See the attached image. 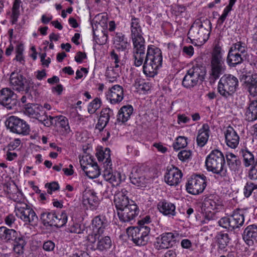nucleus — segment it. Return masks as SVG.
<instances>
[{"label":"nucleus","mask_w":257,"mask_h":257,"mask_svg":"<svg viewBox=\"0 0 257 257\" xmlns=\"http://www.w3.org/2000/svg\"><path fill=\"white\" fill-rule=\"evenodd\" d=\"M141 50L133 49L134 65L139 67L143 64L144 74L153 77L158 73V70L162 66L163 56L161 49L154 45H149L146 53L145 44Z\"/></svg>","instance_id":"f257e3e1"},{"label":"nucleus","mask_w":257,"mask_h":257,"mask_svg":"<svg viewBox=\"0 0 257 257\" xmlns=\"http://www.w3.org/2000/svg\"><path fill=\"white\" fill-rule=\"evenodd\" d=\"M224 54V51L219 44H215L211 53L210 70L208 79L211 84L214 83L225 71Z\"/></svg>","instance_id":"f03ea898"},{"label":"nucleus","mask_w":257,"mask_h":257,"mask_svg":"<svg viewBox=\"0 0 257 257\" xmlns=\"http://www.w3.org/2000/svg\"><path fill=\"white\" fill-rule=\"evenodd\" d=\"M211 23L208 19L203 21L196 20L192 25L188 33V37L190 39L192 44L194 41H196L198 44L201 45L204 44L209 39L211 30Z\"/></svg>","instance_id":"7ed1b4c3"},{"label":"nucleus","mask_w":257,"mask_h":257,"mask_svg":"<svg viewBox=\"0 0 257 257\" xmlns=\"http://www.w3.org/2000/svg\"><path fill=\"white\" fill-rule=\"evenodd\" d=\"M205 163L208 171L211 172L221 178L228 177V173L225 165V157L219 150L211 151L206 157Z\"/></svg>","instance_id":"20e7f679"},{"label":"nucleus","mask_w":257,"mask_h":257,"mask_svg":"<svg viewBox=\"0 0 257 257\" xmlns=\"http://www.w3.org/2000/svg\"><path fill=\"white\" fill-rule=\"evenodd\" d=\"M238 86V79L231 74H225L222 76L217 85L218 93L225 99L233 97Z\"/></svg>","instance_id":"39448f33"},{"label":"nucleus","mask_w":257,"mask_h":257,"mask_svg":"<svg viewBox=\"0 0 257 257\" xmlns=\"http://www.w3.org/2000/svg\"><path fill=\"white\" fill-rule=\"evenodd\" d=\"M206 74V69L202 64H196L190 68L182 80V85L187 88L193 87L199 81L202 82Z\"/></svg>","instance_id":"423d86ee"},{"label":"nucleus","mask_w":257,"mask_h":257,"mask_svg":"<svg viewBox=\"0 0 257 257\" xmlns=\"http://www.w3.org/2000/svg\"><path fill=\"white\" fill-rule=\"evenodd\" d=\"M150 226L130 227L126 229L128 237L138 246L147 244L150 239Z\"/></svg>","instance_id":"0eeeda50"},{"label":"nucleus","mask_w":257,"mask_h":257,"mask_svg":"<svg viewBox=\"0 0 257 257\" xmlns=\"http://www.w3.org/2000/svg\"><path fill=\"white\" fill-rule=\"evenodd\" d=\"M131 31L133 49L136 48V49L141 50V48L143 47V44H145V40L143 37L140 19L133 16H131Z\"/></svg>","instance_id":"6e6552de"},{"label":"nucleus","mask_w":257,"mask_h":257,"mask_svg":"<svg viewBox=\"0 0 257 257\" xmlns=\"http://www.w3.org/2000/svg\"><path fill=\"white\" fill-rule=\"evenodd\" d=\"M17 216L26 224H36L38 218L33 209L26 203L17 204L15 205Z\"/></svg>","instance_id":"1a4fd4ad"},{"label":"nucleus","mask_w":257,"mask_h":257,"mask_svg":"<svg viewBox=\"0 0 257 257\" xmlns=\"http://www.w3.org/2000/svg\"><path fill=\"white\" fill-rule=\"evenodd\" d=\"M207 185V178L202 175L192 176L186 185L187 192L193 195H198L203 192Z\"/></svg>","instance_id":"9d476101"},{"label":"nucleus","mask_w":257,"mask_h":257,"mask_svg":"<svg viewBox=\"0 0 257 257\" xmlns=\"http://www.w3.org/2000/svg\"><path fill=\"white\" fill-rule=\"evenodd\" d=\"M87 240L90 249L92 250L106 251L110 248L112 245L111 239L108 236L102 237V235H98L96 236L87 235Z\"/></svg>","instance_id":"9b49d317"},{"label":"nucleus","mask_w":257,"mask_h":257,"mask_svg":"<svg viewBox=\"0 0 257 257\" xmlns=\"http://www.w3.org/2000/svg\"><path fill=\"white\" fill-rule=\"evenodd\" d=\"M7 127L16 134L27 135L29 134V125L25 121L15 116H10L6 122Z\"/></svg>","instance_id":"f8f14e48"},{"label":"nucleus","mask_w":257,"mask_h":257,"mask_svg":"<svg viewBox=\"0 0 257 257\" xmlns=\"http://www.w3.org/2000/svg\"><path fill=\"white\" fill-rule=\"evenodd\" d=\"M10 83L14 90L28 93L30 90V81L19 72H12L10 77Z\"/></svg>","instance_id":"ddd939ff"},{"label":"nucleus","mask_w":257,"mask_h":257,"mask_svg":"<svg viewBox=\"0 0 257 257\" xmlns=\"http://www.w3.org/2000/svg\"><path fill=\"white\" fill-rule=\"evenodd\" d=\"M80 163L82 170L90 178H95L99 175L100 170L93 157L91 156L83 157L80 160Z\"/></svg>","instance_id":"4468645a"},{"label":"nucleus","mask_w":257,"mask_h":257,"mask_svg":"<svg viewBox=\"0 0 257 257\" xmlns=\"http://www.w3.org/2000/svg\"><path fill=\"white\" fill-rule=\"evenodd\" d=\"M17 95L9 88L0 90V104L9 110L15 109L18 103Z\"/></svg>","instance_id":"2eb2a0df"},{"label":"nucleus","mask_w":257,"mask_h":257,"mask_svg":"<svg viewBox=\"0 0 257 257\" xmlns=\"http://www.w3.org/2000/svg\"><path fill=\"white\" fill-rule=\"evenodd\" d=\"M132 202L133 203L132 201ZM139 211L138 206L135 203H132L124 208L118 211L117 213L120 221L133 224L138 215Z\"/></svg>","instance_id":"dca6fc26"},{"label":"nucleus","mask_w":257,"mask_h":257,"mask_svg":"<svg viewBox=\"0 0 257 257\" xmlns=\"http://www.w3.org/2000/svg\"><path fill=\"white\" fill-rule=\"evenodd\" d=\"M177 235L173 232H165L156 238L154 243L156 249L161 250L172 247L176 242Z\"/></svg>","instance_id":"f3484780"},{"label":"nucleus","mask_w":257,"mask_h":257,"mask_svg":"<svg viewBox=\"0 0 257 257\" xmlns=\"http://www.w3.org/2000/svg\"><path fill=\"white\" fill-rule=\"evenodd\" d=\"M109 224L106 217L98 215L94 217L91 221L92 232L88 235L95 236L102 235Z\"/></svg>","instance_id":"a211bd4d"},{"label":"nucleus","mask_w":257,"mask_h":257,"mask_svg":"<svg viewBox=\"0 0 257 257\" xmlns=\"http://www.w3.org/2000/svg\"><path fill=\"white\" fill-rule=\"evenodd\" d=\"M183 174L177 167H173L168 170L164 176L165 182L170 186H176L182 180Z\"/></svg>","instance_id":"6ab92c4d"},{"label":"nucleus","mask_w":257,"mask_h":257,"mask_svg":"<svg viewBox=\"0 0 257 257\" xmlns=\"http://www.w3.org/2000/svg\"><path fill=\"white\" fill-rule=\"evenodd\" d=\"M241 79L244 80V88L252 96L257 95V74L251 75L243 74Z\"/></svg>","instance_id":"aec40b11"},{"label":"nucleus","mask_w":257,"mask_h":257,"mask_svg":"<svg viewBox=\"0 0 257 257\" xmlns=\"http://www.w3.org/2000/svg\"><path fill=\"white\" fill-rule=\"evenodd\" d=\"M111 118H114L113 110L109 107L102 108L100 112L96 128L100 132L103 131Z\"/></svg>","instance_id":"412c9836"},{"label":"nucleus","mask_w":257,"mask_h":257,"mask_svg":"<svg viewBox=\"0 0 257 257\" xmlns=\"http://www.w3.org/2000/svg\"><path fill=\"white\" fill-rule=\"evenodd\" d=\"M127 191L125 189H122L120 191L115 192L114 195V203L118 211L124 208L126 206L132 204L130 203L128 197L126 196Z\"/></svg>","instance_id":"4be33fe9"},{"label":"nucleus","mask_w":257,"mask_h":257,"mask_svg":"<svg viewBox=\"0 0 257 257\" xmlns=\"http://www.w3.org/2000/svg\"><path fill=\"white\" fill-rule=\"evenodd\" d=\"M82 203L87 207L94 210L96 208L99 199L96 196V193L92 190H85L83 192Z\"/></svg>","instance_id":"5701e85b"},{"label":"nucleus","mask_w":257,"mask_h":257,"mask_svg":"<svg viewBox=\"0 0 257 257\" xmlns=\"http://www.w3.org/2000/svg\"><path fill=\"white\" fill-rule=\"evenodd\" d=\"M106 97L111 104L119 103L123 98V88L119 85H115L109 89Z\"/></svg>","instance_id":"b1692460"},{"label":"nucleus","mask_w":257,"mask_h":257,"mask_svg":"<svg viewBox=\"0 0 257 257\" xmlns=\"http://www.w3.org/2000/svg\"><path fill=\"white\" fill-rule=\"evenodd\" d=\"M24 113L30 117L38 119L42 114L46 113L42 105L34 103H28L24 107Z\"/></svg>","instance_id":"393cba45"},{"label":"nucleus","mask_w":257,"mask_h":257,"mask_svg":"<svg viewBox=\"0 0 257 257\" xmlns=\"http://www.w3.org/2000/svg\"><path fill=\"white\" fill-rule=\"evenodd\" d=\"M224 136L226 145L230 148L235 149L239 142V137L234 129L230 126H228L224 131Z\"/></svg>","instance_id":"a878e982"},{"label":"nucleus","mask_w":257,"mask_h":257,"mask_svg":"<svg viewBox=\"0 0 257 257\" xmlns=\"http://www.w3.org/2000/svg\"><path fill=\"white\" fill-rule=\"evenodd\" d=\"M222 205V202L219 197L215 195H210L206 197L202 203V207L205 210L208 209V211L211 212V210L218 209Z\"/></svg>","instance_id":"bb28decb"},{"label":"nucleus","mask_w":257,"mask_h":257,"mask_svg":"<svg viewBox=\"0 0 257 257\" xmlns=\"http://www.w3.org/2000/svg\"><path fill=\"white\" fill-rule=\"evenodd\" d=\"M21 233L13 229L0 227V240L6 243H12Z\"/></svg>","instance_id":"cd10ccee"},{"label":"nucleus","mask_w":257,"mask_h":257,"mask_svg":"<svg viewBox=\"0 0 257 257\" xmlns=\"http://www.w3.org/2000/svg\"><path fill=\"white\" fill-rule=\"evenodd\" d=\"M210 127L207 123H204L198 131L196 138L197 145L200 147H204L208 142L209 137Z\"/></svg>","instance_id":"c85d7f7f"},{"label":"nucleus","mask_w":257,"mask_h":257,"mask_svg":"<svg viewBox=\"0 0 257 257\" xmlns=\"http://www.w3.org/2000/svg\"><path fill=\"white\" fill-rule=\"evenodd\" d=\"M157 207L159 211L165 215L170 217L176 215V207L171 202L164 200L158 203Z\"/></svg>","instance_id":"c756f323"},{"label":"nucleus","mask_w":257,"mask_h":257,"mask_svg":"<svg viewBox=\"0 0 257 257\" xmlns=\"http://www.w3.org/2000/svg\"><path fill=\"white\" fill-rule=\"evenodd\" d=\"M243 238L247 244H253V241L257 242V226L250 225L246 227L243 231Z\"/></svg>","instance_id":"7c9ffc66"},{"label":"nucleus","mask_w":257,"mask_h":257,"mask_svg":"<svg viewBox=\"0 0 257 257\" xmlns=\"http://www.w3.org/2000/svg\"><path fill=\"white\" fill-rule=\"evenodd\" d=\"M114 47L118 51H124L129 46L127 38L122 33L117 32L113 38Z\"/></svg>","instance_id":"2f4dec72"},{"label":"nucleus","mask_w":257,"mask_h":257,"mask_svg":"<svg viewBox=\"0 0 257 257\" xmlns=\"http://www.w3.org/2000/svg\"><path fill=\"white\" fill-rule=\"evenodd\" d=\"M103 177L104 179L108 181L112 186L118 185L120 183V174L117 172H112V168H108L103 170Z\"/></svg>","instance_id":"473e14b6"},{"label":"nucleus","mask_w":257,"mask_h":257,"mask_svg":"<svg viewBox=\"0 0 257 257\" xmlns=\"http://www.w3.org/2000/svg\"><path fill=\"white\" fill-rule=\"evenodd\" d=\"M216 242L218 249L223 251L227 250V247L230 244L231 238L226 233H219L216 236Z\"/></svg>","instance_id":"72a5a7b5"},{"label":"nucleus","mask_w":257,"mask_h":257,"mask_svg":"<svg viewBox=\"0 0 257 257\" xmlns=\"http://www.w3.org/2000/svg\"><path fill=\"white\" fill-rule=\"evenodd\" d=\"M227 165L231 171L237 172L241 167V161L239 158L231 153H227L225 155Z\"/></svg>","instance_id":"f704fd0d"},{"label":"nucleus","mask_w":257,"mask_h":257,"mask_svg":"<svg viewBox=\"0 0 257 257\" xmlns=\"http://www.w3.org/2000/svg\"><path fill=\"white\" fill-rule=\"evenodd\" d=\"M231 230L242 226L244 222V216L242 212L240 210L233 211L230 215Z\"/></svg>","instance_id":"c9c22d12"},{"label":"nucleus","mask_w":257,"mask_h":257,"mask_svg":"<svg viewBox=\"0 0 257 257\" xmlns=\"http://www.w3.org/2000/svg\"><path fill=\"white\" fill-rule=\"evenodd\" d=\"M246 120L252 122L257 119V99L250 100L245 112Z\"/></svg>","instance_id":"e433bc0d"},{"label":"nucleus","mask_w":257,"mask_h":257,"mask_svg":"<svg viewBox=\"0 0 257 257\" xmlns=\"http://www.w3.org/2000/svg\"><path fill=\"white\" fill-rule=\"evenodd\" d=\"M240 153L243 158V163L245 167L253 166L256 164V160L255 155H257L254 152H250L248 150L242 149Z\"/></svg>","instance_id":"4c0bfd02"},{"label":"nucleus","mask_w":257,"mask_h":257,"mask_svg":"<svg viewBox=\"0 0 257 257\" xmlns=\"http://www.w3.org/2000/svg\"><path fill=\"white\" fill-rule=\"evenodd\" d=\"M133 110V107L131 105L123 106L118 111L117 120L122 123L126 122L130 118Z\"/></svg>","instance_id":"58836bf2"},{"label":"nucleus","mask_w":257,"mask_h":257,"mask_svg":"<svg viewBox=\"0 0 257 257\" xmlns=\"http://www.w3.org/2000/svg\"><path fill=\"white\" fill-rule=\"evenodd\" d=\"M244 57L229 50L226 58L227 64L231 67H236L242 63Z\"/></svg>","instance_id":"ea45409f"},{"label":"nucleus","mask_w":257,"mask_h":257,"mask_svg":"<svg viewBox=\"0 0 257 257\" xmlns=\"http://www.w3.org/2000/svg\"><path fill=\"white\" fill-rule=\"evenodd\" d=\"M13 245L14 251L18 254H22L24 252V246L26 244V242L25 240L24 237L21 234L17 237V239H15L12 243Z\"/></svg>","instance_id":"a19ab883"},{"label":"nucleus","mask_w":257,"mask_h":257,"mask_svg":"<svg viewBox=\"0 0 257 257\" xmlns=\"http://www.w3.org/2000/svg\"><path fill=\"white\" fill-rule=\"evenodd\" d=\"M56 214L55 212L52 211L50 212L46 211L41 214L40 218L45 226H53V223H54V219Z\"/></svg>","instance_id":"79ce46f5"},{"label":"nucleus","mask_w":257,"mask_h":257,"mask_svg":"<svg viewBox=\"0 0 257 257\" xmlns=\"http://www.w3.org/2000/svg\"><path fill=\"white\" fill-rule=\"evenodd\" d=\"M55 125L63 129L67 133H69L70 131L68 119L64 116L59 115L55 116Z\"/></svg>","instance_id":"37998d69"},{"label":"nucleus","mask_w":257,"mask_h":257,"mask_svg":"<svg viewBox=\"0 0 257 257\" xmlns=\"http://www.w3.org/2000/svg\"><path fill=\"white\" fill-rule=\"evenodd\" d=\"M68 216L65 211H62L60 214L55 215L53 226L60 228L64 226L67 222Z\"/></svg>","instance_id":"c03bdc74"},{"label":"nucleus","mask_w":257,"mask_h":257,"mask_svg":"<svg viewBox=\"0 0 257 257\" xmlns=\"http://www.w3.org/2000/svg\"><path fill=\"white\" fill-rule=\"evenodd\" d=\"M229 50L245 57L247 52V47L244 43L239 41L233 44Z\"/></svg>","instance_id":"a18cd8bd"},{"label":"nucleus","mask_w":257,"mask_h":257,"mask_svg":"<svg viewBox=\"0 0 257 257\" xmlns=\"http://www.w3.org/2000/svg\"><path fill=\"white\" fill-rule=\"evenodd\" d=\"M131 182L138 186H141L145 183V178L141 176L137 170L133 171L130 177Z\"/></svg>","instance_id":"49530a36"},{"label":"nucleus","mask_w":257,"mask_h":257,"mask_svg":"<svg viewBox=\"0 0 257 257\" xmlns=\"http://www.w3.org/2000/svg\"><path fill=\"white\" fill-rule=\"evenodd\" d=\"M119 68L115 69L114 67L108 68L106 71V76L109 82H113L116 81V79L119 77Z\"/></svg>","instance_id":"de8ad7c7"},{"label":"nucleus","mask_w":257,"mask_h":257,"mask_svg":"<svg viewBox=\"0 0 257 257\" xmlns=\"http://www.w3.org/2000/svg\"><path fill=\"white\" fill-rule=\"evenodd\" d=\"M21 3V0H15L14 2L12 8V14L11 16L13 24H16L18 21V19L20 16V7Z\"/></svg>","instance_id":"09e8293b"},{"label":"nucleus","mask_w":257,"mask_h":257,"mask_svg":"<svg viewBox=\"0 0 257 257\" xmlns=\"http://www.w3.org/2000/svg\"><path fill=\"white\" fill-rule=\"evenodd\" d=\"M8 195L10 199L17 203L16 204L25 203L23 194L18 189H17L16 192L15 193L8 192Z\"/></svg>","instance_id":"8fccbe9b"},{"label":"nucleus","mask_w":257,"mask_h":257,"mask_svg":"<svg viewBox=\"0 0 257 257\" xmlns=\"http://www.w3.org/2000/svg\"><path fill=\"white\" fill-rule=\"evenodd\" d=\"M38 120L45 126L49 127L52 125H55V116H48L45 113L42 114Z\"/></svg>","instance_id":"3c124183"},{"label":"nucleus","mask_w":257,"mask_h":257,"mask_svg":"<svg viewBox=\"0 0 257 257\" xmlns=\"http://www.w3.org/2000/svg\"><path fill=\"white\" fill-rule=\"evenodd\" d=\"M101 104L100 99L96 97L90 102L87 107L88 112L92 114L94 113L99 109Z\"/></svg>","instance_id":"603ef678"},{"label":"nucleus","mask_w":257,"mask_h":257,"mask_svg":"<svg viewBox=\"0 0 257 257\" xmlns=\"http://www.w3.org/2000/svg\"><path fill=\"white\" fill-rule=\"evenodd\" d=\"M108 35L106 31H101L100 35H96L95 32H93V39L96 43L101 45L106 43L107 41Z\"/></svg>","instance_id":"864d4df0"},{"label":"nucleus","mask_w":257,"mask_h":257,"mask_svg":"<svg viewBox=\"0 0 257 257\" xmlns=\"http://www.w3.org/2000/svg\"><path fill=\"white\" fill-rule=\"evenodd\" d=\"M110 56L111 60L113 61L115 64L114 66L115 69L119 68L121 65L123 64L122 61L120 60L121 57L119 51H118V53H117L114 50H112L110 53Z\"/></svg>","instance_id":"5fc2aeb1"},{"label":"nucleus","mask_w":257,"mask_h":257,"mask_svg":"<svg viewBox=\"0 0 257 257\" xmlns=\"http://www.w3.org/2000/svg\"><path fill=\"white\" fill-rule=\"evenodd\" d=\"M187 145V138L184 137L179 136L178 137L173 145V147L174 150L177 151L181 148L186 147Z\"/></svg>","instance_id":"6e6d98bb"},{"label":"nucleus","mask_w":257,"mask_h":257,"mask_svg":"<svg viewBox=\"0 0 257 257\" xmlns=\"http://www.w3.org/2000/svg\"><path fill=\"white\" fill-rule=\"evenodd\" d=\"M257 188V184H254L251 182H247L243 188V194L246 197H249L252 191Z\"/></svg>","instance_id":"4d7b16f0"},{"label":"nucleus","mask_w":257,"mask_h":257,"mask_svg":"<svg viewBox=\"0 0 257 257\" xmlns=\"http://www.w3.org/2000/svg\"><path fill=\"white\" fill-rule=\"evenodd\" d=\"M103 158L104 160H105L103 163L104 169L111 167L112 163L110 159V150L109 148H105V150L103 151Z\"/></svg>","instance_id":"13d9d810"},{"label":"nucleus","mask_w":257,"mask_h":257,"mask_svg":"<svg viewBox=\"0 0 257 257\" xmlns=\"http://www.w3.org/2000/svg\"><path fill=\"white\" fill-rule=\"evenodd\" d=\"M192 156V152L190 150H182L178 154V157L182 162H188Z\"/></svg>","instance_id":"bf43d9fd"},{"label":"nucleus","mask_w":257,"mask_h":257,"mask_svg":"<svg viewBox=\"0 0 257 257\" xmlns=\"http://www.w3.org/2000/svg\"><path fill=\"white\" fill-rule=\"evenodd\" d=\"M230 216L223 217L218 221V223L221 227L231 230Z\"/></svg>","instance_id":"052dcab7"},{"label":"nucleus","mask_w":257,"mask_h":257,"mask_svg":"<svg viewBox=\"0 0 257 257\" xmlns=\"http://www.w3.org/2000/svg\"><path fill=\"white\" fill-rule=\"evenodd\" d=\"M45 187L48 188L47 192L50 194H51L53 191H55L59 189V185L56 182L46 183Z\"/></svg>","instance_id":"680f3d73"},{"label":"nucleus","mask_w":257,"mask_h":257,"mask_svg":"<svg viewBox=\"0 0 257 257\" xmlns=\"http://www.w3.org/2000/svg\"><path fill=\"white\" fill-rule=\"evenodd\" d=\"M55 247V243L50 240L45 241L43 245V248L46 251H53Z\"/></svg>","instance_id":"e2e57ef3"},{"label":"nucleus","mask_w":257,"mask_h":257,"mask_svg":"<svg viewBox=\"0 0 257 257\" xmlns=\"http://www.w3.org/2000/svg\"><path fill=\"white\" fill-rule=\"evenodd\" d=\"M182 53L184 55L192 57L194 54V48L192 46H185L182 48Z\"/></svg>","instance_id":"0e129e2a"},{"label":"nucleus","mask_w":257,"mask_h":257,"mask_svg":"<svg viewBox=\"0 0 257 257\" xmlns=\"http://www.w3.org/2000/svg\"><path fill=\"white\" fill-rule=\"evenodd\" d=\"M190 121V118L186 116L184 114H179L177 115V123L179 124L181 123H188Z\"/></svg>","instance_id":"69168bd1"},{"label":"nucleus","mask_w":257,"mask_h":257,"mask_svg":"<svg viewBox=\"0 0 257 257\" xmlns=\"http://www.w3.org/2000/svg\"><path fill=\"white\" fill-rule=\"evenodd\" d=\"M86 58L87 55L85 52L79 51L76 53L74 58L76 62L78 63H81L82 61Z\"/></svg>","instance_id":"338daca9"},{"label":"nucleus","mask_w":257,"mask_h":257,"mask_svg":"<svg viewBox=\"0 0 257 257\" xmlns=\"http://www.w3.org/2000/svg\"><path fill=\"white\" fill-rule=\"evenodd\" d=\"M248 177L251 180H257V167L256 164L250 170Z\"/></svg>","instance_id":"774afa93"}]
</instances>
